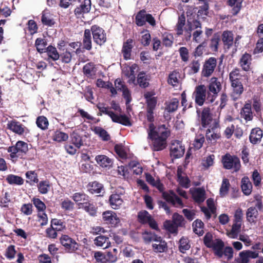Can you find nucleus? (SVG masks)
Wrapping results in <instances>:
<instances>
[{
    "label": "nucleus",
    "mask_w": 263,
    "mask_h": 263,
    "mask_svg": "<svg viewBox=\"0 0 263 263\" xmlns=\"http://www.w3.org/2000/svg\"><path fill=\"white\" fill-rule=\"evenodd\" d=\"M242 77L239 69L237 68L233 69L229 73V80L232 88L231 97L233 100L239 99L243 92L244 88L241 81Z\"/></svg>",
    "instance_id": "obj_2"
},
{
    "label": "nucleus",
    "mask_w": 263,
    "mask_h": 263,
    "mask_svg": "<svg viewBox=\"0 0 263 263\" xmlns=\"http://www.w3.org/2000/svg\"><path fill=\"white\" fill-rule=\"evenodd\" d=\"M88 190L91 194H99L104 190L103 186L98 182L94 181L88 185Z\"/></svg>",
    "instance_id": "obj_34"
},
{
    "label": "nucleus",
    "mask_w": 263,
    "mask_h": 263,
    "mask_svg": "<svg viewBox=\"0 0 263 263\" xmlns=\"http://www.w3.org/2000/svg\"><path fill=\"white\" fill-rule=\"evenodd\" d=\"M224 244L222 240L220 239H215L211 245V248L215 251L216 255H221L222 254V250L223 249Z\"/></svg>",
    "instance_id": "obj_38"
},
{
    "label": "nucleus",
    "mask_w": 263,
    "mask_h": 263,
    "mask_svg": "<svg viewBox=\"0 0 263 263\" xmlns=\"http://www.w3.org/2000/svg\"><path fill=\"white\" fill-rule=\"evenodd\" d=\"M37 188L39 192L41 194H46L50 190V184L48 181H41L37 184Z\"/></svg>",
    "instance_id": "obj_55"
},
{
    "label": "nucleus",
    "mask_w": 263,
    "mask_h": 263,
    "mask_svg": "<svg viewBox=\"0 0 263 263\" xmlns=\"http://www.w3.org/2000/svg\"><path fill=\"white\" fill-rule=\"evenodd\" d=\"M41 21L45 25L51 26L54 24V21L51 15L46 11H44L42 12Z\"/></svg>",
    "instance_id": "obj_50"
},
{
    "label": "nucleus",
    "mask_w": 263,
    "mask_h": 263,
    "mask_svg": "<svg viewBox=\"0 0 263 263\" xmlns=\"http://www.w3.org/2000/svg\"><path fill=\"white\" fill-rule=\"evenodd\" d=\"M222 162L223 167L226 169H234L235 172H237L240 170V162L239 159L235 156L227 154L222 156Z\"/></svg>",
    "instance_id": "obj_5"
},
{
    "label": "nucleus",
    "mask_w": 263,
    "mask_h": 263,
    "mask_svg": "<svg viewBox=\"0 0 263 263\" xmlns=\"http://www.w3.org/2000/svg\"><path fill=\"white\" fill-rule=\"evenodd\" d=\"M251 61V55L249 53H246L241 57L239 61V65L243 70L248 71L250 69Z\"/></svg>",
    "instance_id": "obj_24"
},
{
    "label": "nucleus",
    "mask_w": 263,
    "mask_h": 263,
    "mask_svg": "<svg viewBox=\"0 0 263 263\" xmlns=\"http://www.w3.org/2000/svg\"><path fill=\"white\" fill-rule=\"evenodd\" d=\"M8 128L13 132L21 135L24 132L22 125L18 122L11 121L7 124Z\"/></svg>",
    "instance_id": "obj_35"
},
{
    "label": "nucleus",
    "mask_w": 263,
    "mask_h": 263,
    "mask_svg": "<svg viewBox=\"0 0 263 263\" xmlns=\"http://www.w3.org/2000/svg\"><path fill=\"white\" fill-rule=\"evenodd\" d=\"M158 236L151 232L145 231L142 233V238L146 243L154 242Z\"/></svg>",
    "instance_id": "obj_62"
},
{
    "label": "nucleus",
    "mask_w": 263,
    "mask_h": 263,
    "mask_svg": "<svg viewBox=\"0 0 263 263\" xmlns=\"http://www.w3.org/2000/svg\"><path fill=\"white\" fill-rule=\"evenodd\" d=\"M152 245L153 250L157 253L164 252L167 250V243L160 236H158Z\"/></svg>",
    "instance_id": "obj_17"
},
{
    "label": "nucleus",
    "mask_w": 263,
    "mask_h": 263,
    "mask_svg": "<svg viewBox=\"0 0 263 263\" xmlns=\"http://www.w3.org/2000/svg\"><path fill=\"white\" fill-rule=\"evenodd\" d=\"M190 31L196 29L193 33V40L196 43H199L201 41V38L202 34L201 30V24L196 20L193 21L190 23L189 28Z\"/></svg>",
    "instance_id": "obj_14"
},
{
    "label": "nucleus",
    "mask_w": 263,
    "mask_h": 263,
    "mask_svg": "<svg viewBox=\"0 0 263 263\" xmlns=\"http://www.w3.org/2000/svg\"><path fill=\"white\" fill-rule=\"evenodd\" d=\"M164 227L166 230L172 233H176L178 227L173 221L170 220L165 221Z\"/></svg>",
    "instance_id": "obj_63"
},
{
    "label": "nucleus",
    "mask_w": 263,
    "mask_h": 263,
    "mask_svg": "<svg viewBox=\"0 0 263 263\" xmlns=\"http://www.w3.org/2000/svg\"><path fill=\"white\" fill-rule=\"evenodd\" d=\"M28 151L27 143L22 141L17 142L14 146H10L7 149L12 159L22 158Z\"/></svg>",
    "instance_id": "obj_4"
},
{
    "label": "nucleus",
    "mask_w": 263,
    "mask_h": 263,
    "mask_svg": "<svg viewBox=\"0 0 263 263\" xmlns=\"http://www.w3.org/2000/svg\"><path fill=\"white\" fill-rule=\"evenodd\" d=\"M81 208H83L90 216H96L97 213V208L92 203L90 202L89 200Z\"/></svg>",
    "instance_id": "obj_49"
},
{
    "label": "nucleus",
    "mask_w": 263,
    "mask_h": 263,
    "mask_svg": "<svg viewBox=\"0 0 263 263\" xmlns=\"http://www.w3.org/2000/svg\"><path fill=\"white\" fill-rule=\"evenodd\" d=\"M93 40L95 43L99 45H102L106 41V34L105 31L97 25H93L91 27Z\"/></svg>",
    "instance_id": "obj_8"
},
{
    "label": "nucleus",
    "mask_w": 263,
    "mask_h": 263,
    "mask_svg": "<svg viewBox=\"0 0 263 263\" xmlns=\"http://www.w3.org/2000/svg\"><path fill=\"white\" fill-rule=\"evenodd\" d=\"M26 182L30 185H34L39 181L37 174L33 171H27L25 174Z\"/></svg>",
    "instance_id": "obj_37"
},
{
    "label": "nucleus",
    "mask_w": 263,
    "mask_h": 263,
    "mask_svg": "<svg viewBox=\"0 0 263 263\" xmlns=\"http://www.w3.org/2000/svg\"><path fill=\"white\" fill-rule=\"evenodd\" d=\"M96 84L97 86L99 87L106 88L109 89L112 95H116L117 93V91H116L115 87H113L112 84L109 82H105L102 79H99L97 80Z\"/></svg>",
    "instance_id": "obj_44"
},
{
    "label": "nucleus",
    "mask_w": 263,
    "mask_h": 263,
    "mask_svg": "<svg viewBox=\"0 0 263 263\" xmlns=\"http://www.w3.org/2000/svg\"><path fill=\"white\" fill-rule=\"evenodd\" d=\"M146 11L144 10L140 11L136 16V23L139 26H143L145 24Z\"/></svg>",
    "instance_id": "obj_57"
},
{
    "label": "nucleus",
    "mask_w": 263,
    "mask_h": 263,
    "mask_svg": "<svg viewBox=\"0 0 263 263\" xmlns=\"http://www.w3.org/2000/svg\"><path fill=\"white\" fill-rule=\"evenodd\" d=\"M258 215V212L256 207L251 206L248 209L246 212V218L250 223H255Z\"/></svg>",
    "instance_id": "obj_29"
},
{
    "label": "nucleus",
    "mask_w": 263,
    "mask_h": 263,
    "mask_svg": "<svg viewBox=\"0 0 263 263\" xmlns=\"http://www.w3.org/2000/svg\"><path fill=\"white\" fill-rule=\"evenodd\" d=\"M97 107L101 113L109 116L113 122L126 126H132V124L130 118L126 115L115 114L110 110L108 108L104 106L102 104H98Z\"/></svg>",
    "instance_id": "obj_3"
},
{
    "label": "nucleus",
    "mask_w": 263,
    "mask_h": 263,
    "mask_svg": "<svg viewBox=\"0 0 263 263\" xmlns=\"http://www.w3.org/2000/svg\"><path fill=\"white\" fill-rule=\"evenodd\" d=\"M133 40L129 39L123 43L122 53L124 59H130L132 49L133 48Z\"/></svg>",
    "instance_id": "obj_20"
},
{
    "label": "nucleus",
    "mask_w": 263,
    "mask_h": 263,
    "mask_svg": "<svg viewBox=\"0 0 263 263\" xmlns=\"http://www.w3.org/2000/svg\"><path fill=\"white\" fill-rule=\"evenodd\" d=\"M149 79L145 72H140L137 77V83L141 87L146 88L149 85Z\"/></svg>",
    "instance_id": "obj_39"
},
{
    "label": "nucleus",
    "mask_w": 263,
    "mask_h": 263,
    "mask_svg": "<svg viewBox=\"0 0 263 263\" xmlns=\"http://www.w3.org/2000/svg\"><path fill=\"white\" fill-rule=\"evenodd\" d=\"M192 96L197 105L199 106L203 105L206 99V87L204 85H200L196 86Z\"/></svg>",
    "instance_id": "obj_9"
},
{
    "label": "nucleus",
    "mask_w": 263,
    "mask_h": 263,
    "mask_svg": "<svg viewBox=\"0 0 263 263\" xmlns=\"http://www.w3.org/2000/svg\"><path fill=\"white\" fill-rule=\"evenodd\" d=\"M262 131L259 128L252 129L249 139L251 143L253 144L259 143L262 138Z\"/></svg>",
    "instance_id": "obj_23"
},
{
    "label": "nucleus",
    "mask_w": 263,
    "mask_h": 263,
    "mask_svg": "<svg viewBox=\"0 0 263 263\" xmlns=\"http://www.w3.org/2000/svg\"><path fill=\"white\" fill-rule=\"evenodd\" d=\"M95 244L103 249H106L110 246V242L109 238L103 235H100L96 237L94 240Z\"/></svg>",
    "instance_id": "obj_27"
},
{
    "label": "nucleus",
    "mask_w": 263,
    "mask_h": 263,
    "mask_svg": "<svg viewBox=\"0 0 263 263\" xmlns=\"http://www.w3.org/2000/svg\"><path fill=\"white\" fill-rule=\"evenodd\" d=\"M138 220L142 224H148L149 227L154 229H158L156 221L153 219L148 212L145 210L140 211L138 213Z\"/></svg>",
    "instance_id": "obj_10"
},
{
    "label": "nucleus",
    "mask_w": 263,
    "mask_h": 263,
    "mask_svg": "<svg viewBox=\"0 0 263 263\" xmlns=\"http://www.w3.org/2000/svg\"><path fill=\"white\" fill-rule=\"evenodd\" d=\"M68 138V135L64 132L57 130L53 135V140L58 142L66 141Z\"/></svg>",
    "instance_id": "obj_59"
},
{
    "label": "nucleus",
    "mask_w": 263,
    "mask_h": 263,
    "mask_svg": "<svg viewBox=\"0 0 263 263\" xmlns=\"http://www.w3.org/2000/svg\"><path fill=\"white\" fill-rule=\"evenodd\" d=\"M205 138L203 134L197 133L196 135L193 145L196 149H199L202 147Z\"/></svg>",
    "instance_id": "obj_52"
},
{
    "label": "nucleus",
    "mask_w": 263,
    "mask_h": 263,
    "mask_svg": "<svg viewBox=\"0 0 263 263\" xmlns=\"http://www.w3.org/2000/svg\"><path fill=\"white\" fill-rule=\"evenodd\" d=\"M209 91L207 93L206 100L210 103H212L215 100L218 93L221 89L220 82L216 78H212L210 81L208 86Z\"/></svg>",
    "instance_id": "obj_6"
},
{
    "label": "nucleus",
    "mask_w": 263,
    "mask_h": 263,
    "mask_svg": "<svg viewBox=\"0 0 263 263\" xmlns=\"http://www.w3.org/2000/svg\"><path fill=\"white\" fill-rule=\"evenodd\" d=\"M124 193V189L119 187L109 196V203L112 209L118 210L121 208L124 202L122 196Z\"/></svg>",
    "instance_id": "obj_7"
},
{
    "label": "nucleus",
    "mask_w": 263,
    "mask_h": 263,
    "mask_svg": "<svg viewBox=\"0 0 263 263\" xmlns=\"http://www.w3.org/2000/svg\"><path fill=\"white\" fill-rule=\"evenodd\" d=\"M35 45L39 52L43 53L46 51L47 42L45 39L37 38L35 41Z\"/></svg>",
    "instance_id": "obj_56"
},
{
    "label": "nucleus",
    "mask_w": 263,
    "mask_h": 263,
    "mask_svg": "<svg viewBox=\"0 0 263 263\" xmlns=\"http://www.w3.org/2000/svg\"><path fill=\"white\" fill-rule=\"evenodd\" d=\"M242 224L233 223L232 229L227 231V236L232 239L237 238L241 231Z\"/></svg>",
    "instance_id": "obj_32"
},
{
    "label": "nucleus",
    "mask_w": 263,
    "mask_h": 263,
    "mask_svg": "<svg viewBox=\"0 0 263 263\" xmlns=\"http://www.w3.org/2000/svg\"><path fill=\"white\" fill-rule=\"evenodd\" d=\"M184 147L180 141H172L170 146V154L172 157L175 159L181 157L184 153Z\"/></svg>",
    "instance_id": "obj_11"
},
{
    "label": "nucleus",
    "mask_w": 263,
    "mask_h": 263,
    "mask_svg": "<svg viewBox=\"0 0 263 263\" xmlns=\"http://www.w3.org/2000/svg\"><path fill=\"white\" fill-rule=\"evenodd\" d=\"M37 126L42 130H45L48 128L49 123L47 119L44 116L39 117L36 121Z\"/></svg>",
    "instance_id": "obj_60"
},
{
    "label": "nucleus",
    "mask_w": 263,
    "mask_h": 263,
    "mask_svg": "<svg viewBox=\"0 0 263 263\" xmlns=\"http://www.w3.org/2000/svg\"><path fill=\"white\" fill-rule=\"evenodd\" d=\"M6 180L9 184L12 185H21L24 183V179L21 177L13 174L8 175Z\"/></svg>",
    "instance_id": "obj_36"
},
{
    "label": "nucleus",
    "mask_w": 263,
    "mask_h": 263,
    "mask_svg": "<svg viewBox=\"0 0 263 263\" xmlns=\"http://www.w3.org/2000/svg\"><path fill=\"white\" fill-rule=\"evenodd\" d=\"M71 197L80 208L89 200V196L83 192L75 193Z\"/></svg>",
    "instance_id": "obj_19"
},
{
    "label": "nucleus",
    "mask_w": 263,
    "mask_h": 263,
    "mask_svg": "<svg viewBox=\"0 0 263 263\" xmlns=\"http://www.w3.org/2000/svg\"><path fill=\"white\" fill-rule=\"evenodd\" d=\"M241 116L246 121H251L252 119L253 114L250 104L247 103L245 104L241 111Z\"/></svg>",
    "instance_id": "obj_40"
},
{
    "label": "nucleus",
    "mask_w": 263,
    "mask_h": 263,
    "mask_svg": "<svg viewBox=\"0 0 263 263\" xmlns=\"http://www.w3.org/2000/svg\"><path fill=\"white\" fill-rule=\"evenodd\" d=\"M252 184L247 176L243 177L241 180V188L242 193L246 196L250 195L252 191Z\"/></svg>",
    "instance_id": "obj_22"
},
{
    "label": "nucleus",
    "mask_w": 263,
    "mask_h": 263,
    "mask_svg": "<svg viewBox=\"0 0 263 263\" xmlns=\"http://www.w3.org/2000/svg\"><path fill=\"white\" fill-rule=\"evenodd\" d=\"M147 132V138L152 141V148L153 151H159L165 148L169 133L164 125L156 127L153 123L149 124Z\"/></svg>",
    "instance_id": "obj_1"
},
{
    "label": "nucleus",
    "mask_w": 263,
    "mask_h": 263,
    "mask_svg": "<svg viewBox=\"0 0 263 263\" xmlns=\"http://www.w3.org/2000/svg\"><path fill=\"white\" fill-rule=\"evenodd\" d=\"M102 218L107 224L117 226L120 222V219L117 214L111 211H106L103 213Z\"/></svg>",
    "instance_id": "obj_15"
},
{
    "label": "nucleus",
    "mask_w": 263,
    "mask_h": 263,
    "mask_svg": "<svg viewBox=\"0 0 263 263\" xmlns=\"http://www.w3.org/2000/svg\"><path fill=\"white\" fill-rule=\"evenodd\" d=\"M83 47L86 50H90L92 48L91 35L90 30L86 29L84 31L83 39Z\"/></svg>",
    "instance_id": "obj_33"
},
{
    "label": "nucleus",
    "mask_w": 263,
    "mask_h": 263,
    "mask_svg": "<svg viewBox=\"0 0 263 263\" xmlns=\"http://www.w3.org/2000/svg\"><path fill=\"white\" fill-rule=\"evenodd\" d=\"M46 51L47 53L48 57L53 61H57L59 59L60 55L55 47L49 46L47 47Z\"/></svg>",
    "instance_id": "obj_51"
},
{
    "label": "nucleus",
    "mask_w": 263,
    "mask_h": 263,
    "mask_svg": "<svg viewBox=\"0 0 263 263\" xmlns=\"http://www.w3.org/2000/svg\"><path fill=\"white\" fill-rule=\"evenodd\" d=\"M96 69L94 64L88 63L83 67V72L88 78H92L96 74Z\"/></svg>",
    "instance_id": "obj_42"
},
{
    "label": "nucleus",
    "mask_w": 263,
    "mask_h": 263,
    "mask_svg": "<svg viewBox=\"0 0 263 263\" xmlns=\"http://www.w3.org/2000/svg\"><path fill=\"white\" fill-rule=\"evenodd\" d=\"M161 39L163 45L167 47L172 46L174 40L173 35L167 32H165L162 34Z\"/></svg>",
    "instance_id": "obj_46"
},
{
    "label": "nucleus",
    "mask_w": 263,
    "mask_h": 263,
    "mask_svg": "<svg viewBox=\"0 0 263 263\" xmlns=\"http://www.w3.org/2000/svg\"><path fill=\"white\" fill-rule=\"evenodd\" d=\"M217 123H216L214 127H212L211 129H208L206 133V138L209 141L212 142V141H215L219 139L220 137L219 133L215 132L214 131V128L216 127Z\"/></svg>",
    "instance_id": "obj_53"
},
{
    "label": "nucleus",
    "mask_w": 263,
    "mask_h": 263,
    "mask_svg": "<svg viewBox=\"0 0 263 263\" xmlns=\"http://www.w3.org/2000/svg\"><path fill=\"white\" fill-rule=\"evenodd\" d=\"M60 242L65 250L68 252H73L78 248V244L77 242L68 235H62L60 238Z\"/></svg>",
    "instance_id": "obj_13"
},
{
    "label": "nucleus",
    "mask_w": 263,
    "mask_h": 263,
    "mask_svg": "<svg viewBox=\"0 0 263 263\" xmlns=\"http://www.w3.org/2000/svg\"><path fill=\"white\" fill-rule=\"evenodd\" d=\"M95 160L98 164L102 167H107L112 164L111 160L105 155H98L96 157Z\"/></svg>",
    "instance_id": "obj_31"
},
{
    "label": "nucleus",
    "mask_w": 263,
    "mask_h": 263,
    "mask_svg": "<svg viewBox=\"0 0 263 263\" xmlns=\"http://www.w3.org/2000/svg\"><path fill=\"white\" fill-rule=\"evenodd\" d=\"M80 5L74 10L76 14L88 13L91 8L90 0H80Z\"/></svg>",
    "instance_id": "obj_21"
},
{
    "label": "nucleus",
    "mask_w": 263,
    "mask_h": 263,
    "mask_svg": "<svg viewBox=\"0 0 263 263\" xmlns=\"http://www.w3.org/2000/svg\"><path fill=\"white\" fill-rule=\"evenodd\" d=\"M217 65V60L215 58H210L205 61L202 70V75L209 77L212 75Z\"/></svg>",
    "instance_id": "obj_12"
},
{
    "label": "nucleus",
    "mask_w": 263,
    "mask_h": 263,
    "mask_svg": "<svg viewBox=\"0 0 263 263\" xmlns=\"http://www.w3.org/2000/svg\"><path fill=\"white\" fill-rule=\"evenodd\" d=\"M230 187L229 180L227 178H223L219 190V194L221 197H224L228 194Z\"/></svg>",
    "instance_id": "obj_48"
},
{
    "label": "nucleus",
    "mask_w": 263,
    "mask_h": 263,
    "mask_svg": "<svg viewBox=\"0 0 263 263\" xmlns=\"http://www.w3.org/2000/svg\"><path fill=\"white\" fill-rule=\"evenodd\" d=\"M63 52L61 53L60 57L62 61L65 63H69L72 59V53L70 52L67 49L65 51L63 50Z\"/></svg>",
    "instance_id": "obj_64"
},
{
    "label": "nucleus",
    "mask_w": 263,
    "mask_h": 263,
    "mask_svg": "<svg viewBox=\"0 0 263 263\" xmlns=\"http://www.w3.org/2000/svg\"><path fill=\"white\" fill-rule=\"evenodd\" d=\"M222 40L225 48L229 49L233 44L234 36L231 31H225L222 35Z\"/></svg>",
    "instance_id": "obj_25"
},
{
    "label": "nucleus",
    "mask_w": 263,
    "mask_h": 263,
    "mask_svg": "<svg viewBox=\"0 0 263 263\" xmlns=\"http://www.w3.org/2000/svg\"><path fill=\"white\" fill-rule=\"evenodd\" d=\"M259 253L256 251L250 250L243 251L239 253V262L248 263L250 259H255L258 257Z\"/></svg>",
    "instance_id": "obj_16"
},
{
    "label": "nucleus",
    "mask_w": 263,
    "mask_h": 263,
    "mask_svg": "<svg viewBox=\"0 0 263 263\" xmlns=\"http://www.w3.org/2000/svg\"><path fill=\"white\" fill-rule=\"evenodd\" d=\"M193 231L198 235H202L204 232V224L201 220L197 219L193 222Z\"/></svg>",
    "instance_id": "obj_45"
},
{
    "label": "nucleus",
    "mask_w": 263,
    "mask_h": 263,
    "mask_svg": "<svg viewBox=\"0 0 263 263\" xmlns=\"http://www.w3.org/2000/svg\"><path fill=\"white\" fill-rule=\"evenodd\" d=\"M145 177L146 180L148 183L153 186H155L160 191L163 190V185L159 179H157L155 180V178L149 174H146Z\"/></svg>",
    "instance_id": "obj_43"
},
{
    "label": "nucleus",
    "mask_w": 263,
    "mask_h": 263,
    "mask_svg": "<svg viewBox=\"0 0 263 263\" xmlns=\"http://www.w3.org/2000/svg\"><path fill=\"white\" fill-rule=\"evenodd\" d=\"M93 131L98 135L103 141H108L110 139V136L108 133L101 127H95Z\"/></svg>",
    "instance_id": "obj_47"
},
{
    "label": "nucleus",
    "mask_w": 263,
    "mask_h": 263,
    "mask_svg": "<svg viewBox=\"0 0 263 263\" xmlns=\"http://www.w3.org/2000/svg\"><path fill=\"white\" fill-rule=\"evenodd\" d=\"M138 66L137 64H134L130 66L125 67L123 68V73L128 78L129 83L135 84V73L137 70Z\"/></svg>",
    "instance_id": "obj_18"
},
{
    "label": "nucleus",
    "mask_w": 263,
    "mask_h": 263,
    "mask_svg": "<svg viewBox=\"0 0 263 263\" xmlns=\"http://www.w3.org/2000/svg\"><path fill=\"white\" fill-rule=\"evenodd\" d=\"M51 227L57 231H61L65 228L63 222L61 220L53 219L51 221Z\"/></svg>",
    "instance_id": "obj_61"
},
{
    "label": "nucleus",
    "mask_w": 263,
    "mask_h": 263,
    "mask_svg": "<svg viewBox=\"0 0 263 263\" xmlns=\"http://www.w3.org/2000/svg\"><path fill=\"white\" fill-rule=\"evenodd\" d=\"M71 137L72 144L77 148H80L83 144L81 137L75 132L72 133Z\"/></svg>",
    "instance_id": "obj_58"
},
{
    "label": "nucleus",
    "mask_w": 263,
    "mask_h": 263,
    "mask_svg": "<svg viewBox=\"0 0 263 263\" xmlns=\"http://www.w3.org/2000/svg\"><path fill=\"white\" fill-rule=\"evenodd\" d=\"M192 196L197 202H202L205 199V190L202 188L195 189L192 192Z\"/></svg>",
    "instance_id": "obj_30"
},
{
    "label": "nucleus",
    "mask_w": 263,
    "mask_h": 263,
    "mask_svg": "<svg viewBox=\"0 0 263 263\" xmlns=\"http://www.w3.org/2000/svg\"><path fill=\"white\" fill-rule=\"evenodd\" d=\"M165 198L167 201L176 207H182L183 203L181 200L172 191L166 195Z\"/></svg>",
    "instance_id": "obj_28"
},
{
    "label": "nucleus",
    "mask_w": 263,
    "mask_h": 263,
    "mask_svg": "<svg viewBox=\"0 0 263 263\" xmlns=\"http://www.w3.org/2000/svg\"><path fill=\"white\" fill-rule=\"evenodd\" d=\"M201 124L203 127H208L212 121V118L209 108H204L201 114Z\"/></svg>",
    "instance_id": "obj_26"
},
{
    "label": "nucleus",
    "mask_w": 263,
    "mask_h": 263,
    "mask_svg": "<svg viewBox=\"0 0 263 263\" xmlns=\"http://www.w3.org/2000/svg\"><path fill=\"white\" fill-rule=\"evenodd\" d=\"M179 103L178 100L176 98H174L167 103L165 110L169 112H173L177 109Z\"/></svg>",
    "instance_id": "obj_54"
},
{
    "label": "nucleus",
    "mask_w": 263,
    "mask_h": 263,
    "mask_svg": "<svg viewBox=\"0 0 263 263\" xmlns=\"http://www.w3.org/2000/svg\"><path fill=\"white\" fill-rule=\"evenodd\" d=\"M180 73L177 71H173L168 78V83L174 87L178 86L179 84Z\"/></svg>",
    "instance_id": "obj_41"
}]
</instances>
